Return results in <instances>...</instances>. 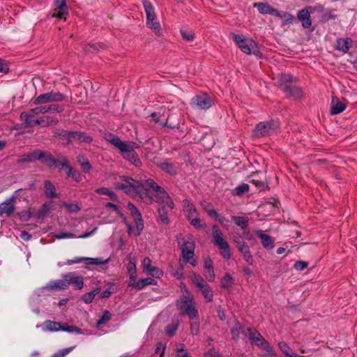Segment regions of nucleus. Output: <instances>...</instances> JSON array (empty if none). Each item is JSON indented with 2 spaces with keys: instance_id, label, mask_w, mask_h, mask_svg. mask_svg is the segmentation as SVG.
I'll return each mask as SVG.
<instances>
[{
  "instance_id": "nucleus-1",
  "label": "nucleus",
  "mask_w": 357,
  "mask_h": 357,
  "mask_svg": "<svg viewBox=\"0 0 357 357\" xmlns=\"http://www.w3.org/2000/svg\"><path fill=\"white\" fill-rule=\"evenodd\" d=\"M119 178L121 182L114 184L115 189L121 190L126 194L133 198L139 199L146 204H151L154 200L149 189L138 181L126 176H120Z\"/></svg>"
},
{
  "instance_id": "nucleus-2",
  "label": "nucleus",
  "mask_w": 357,
  "mask_h": 357,
  "mask_svg": "<svg viewBox=\"0 0 357 357\" xmlns=\"http://www.w3.org/2000/svg\"><path fill=\"white\" fill-rule=\"evenodd\" d=\"M146 184L147 186L150 187L153 191L155 192L156 202H158L160 204H162V206L158 208L159 216L160 220L164 224H167L169 222V218L167 217V212L165 209V206L169 207L170 209H172L174 206L172 199L168 195V194L164 190V188L159 186L152 179L146 180Z\"/></svg>"
},
{
  "instance_id": "nucleus-3",
  "label": "nucleus",
  "mask_w": 357,
  "mask_h": 357,
  "mask_svg": "<svg viewBox=\"0 0 357 357\" xmlns=\"http://www.w3.org/2000/svg\"><path fill=\"white\" fill-rule=\"evenodd\" d=\"M106 139L120 151L125 159L129 160L135 166H138L140 164V161L135 153V149L138 147L136 143L123 142L118 137L112 134L107 135Z\"/></svg>"
},
{
  "instance_id": "nucleus-4",
  "label": "nucleus",
  "mask_w": 357,
  "mask_h": 357,
  "mask_svg": "<svg viewBox=\"0 0 357 357\" xmlns=\"http://www.w3.org/2000/svg\"><path fill=\"white\" fill-rule=\"evenodd\" d=\"M195 305L193 295L188 289H185V293L178 300L176 305L181 315H186L190 319H194L198 316V310Z\"/></svg>"
},
{
  "instance_id": "nucleus-5",
  "label": "nucleus",
  "mask_w": 357,
  "mask_h": 357,
  "mask_svg": "<svg viewBox=\"0 0 357 357\" xmlns=\"http://www.w3.org/2000/svg\"><path fill=\"white\" fill-rule=\"evenodd\" d=\"M233 40L238 48L246 54H256L257 52V45L256 43L250 38H247L241 34H231Z\"/></svg>"
},
{
  "instance_id": "nucleus-6",
  "label": "nucleus",
  "mask_w": 357,
  "mask_h": 357,
  "mask_svg": "<svg viewBox=\"0 0 357 357\" xmlns=\"http://www.w3.org/2000/svg\"><path fill=\"white\" fill-rule=\"evenodd\" d=\"M212 229L213 244L218 248L224 258L229 259L231 257V252L228 243L225 240L222 232L217 226L214 225Z\"/></svg>"
},
{
  "instance_id": "nucleus-7",
  "label": "nucleus",
  "mask_w": 357,
  "mask_h": 357,
  "mask_svg": "<svg viewBox=\"0 0 357 357\" xmlns=\"http://www.w3.org/2000/svg\"><path fill=\"white\" fill-rule=\"evenodd\" d=\"M279 127L277 121H263L259 123L253 130V135L256 137H264L273 133Z\"/></svg>"
},
{
  "instance_id": "nucleus-8",
  "label": "nucleus",
  "mask_w": 357,
  "mask_h": 357,
  "mask_svg": "<svg viewBox=\"0 0 357 357\" xmlns=\"http://www.w3.org/2000/svg\"><path fill=\"white\" fill-rule=\"evenodd\" d=\"M194 241L192 238L189 237L187 241L183 242L181 246L182 257L183 258V261H189L192 266H195L197 261L194 259Z\"/></svg>"
},
{
  "instance_id": "nucleus-9",
  "label": "nucleus",
  "mask_w": 357,
  "mask_h": 357,
  "mask_svg": "<svg viewBox=\"0 0 357 357\" xmlns=\"http://www.w3.org/2000/svg\"><path fill=\"white\" fill-rule=\"evenodd\" d=\"M40 107L31 109L27 112H22L20 114L21 120L24 123L27 127H33L37 125V118L38 114H43V110Z\"/></svg>"
},
{
  "instance_id": "nucleus-10",
  "label": "nucleus",
  "mask_w": 357,
  "mask_h": 357,
  "mask_svg": "<svg viewBox=\"0 0 357 357\" xmlns=\"http://www.w3.org/2000/svg\"><path fill=\"white\" fill-rule=\"evenodd\" d=\"M64 99L63 95L59 92H50L40 95L33 100V103L36 105L61 102Z\"/></svg>"
},
{
  "instance_id": "nucleus-11",
  "label": "nucleus",
  "mask_w": 357,
  "mask_h": 357,
  "mask_svg": "<svg viewBox=\"0 0 357 357\" xmlns=\"http://www.w3.org/2000/svg\"><path fill=\"white\" fill-rule=\"evenodd\" d=\"M213 102L206 95H199L192 99V105L199 109H207L211 107Z\"/></svg>"
},
{
  "instance_id": "nucleus-12",
  "label": "nucleus",
  "mask_w": 357,
  "mask_h": 357,
  "mask_svg": "<svg viewBox=\"0 0 357 357\" xmlns=\"http://www.w3.org/2000/svg\"><path fill=\"white\" fill-rule=\"evenodd\" d=\"M127 207L133 217L137 229V235H139L144 228V222L142 215L137 207L131 202L128 203Z\"/></svg>"
},
{
  "instance_id": "nucleus-13",
  "label": "nucleus",
  "mask_w": 357,
  "mask_h": 357,
  "mask_svg": "<svg viewBox=\"0 0 357 357\" xmlns=\"http://www.w3.org/2000/svg\"><path fill=\"white\" fill-rule=\"evenodd\" d=\"M143 270L149 275L155 278H160L163 275L162 271L152 265L151 260L149 257H145L142 261Z\"/></svg>"
},
{
  "instance_id": "nucleus-14",
  "label": "nucleus",
  "mask_w": 357,
  "mask_h": 357,
  "mask_svg": "<svg viewBox=\"0 0 357 357\" xmlns=\"http://www.w3.org/2000/svg\"><path fill=\"white\" fill-rule=\"evenodd\" d=\"M236 248L242 255L244 260L250 265L253 264V257L247 243L242 240H234Z\"/></svg>"
},
{
  "instance_id": "nucleus-15",
  "label": "nucleus",
  "mask_w": 357,
  "mask_h": 357,
  "mask_svg": "<svg viewBox=\"0 0 357 357\" xmlns=\"http://www.w3.org/2000/svg\"><path fill=\"white\" fill-rule=\"evenodd\" d=\"M54 3L56 8L52 16L59 19H66L68 13L66 0H55Z\"/></svg>"
},
{
  "instance_id": "nucleus-16",
  "label": "nucleus",
  "mask_w": 357,
  "mask_h": 357,
  "mask_svg": "<svg viewBox=\"0 0 357 357\" xmlns=\"http://www.w3.org/2000/svg\"><path fill=\"white\" fill-rule=\"evenodd\" d=\"M296 78L289 74H280L278 75L280 87L284 93L291 89V84L295 82Z\"/></svg>"
},
{
  "instance_id": "nucleus-17",
  "label": "nucleus",
  "mask_w": 357,
  "mask_h": 357,
  "mask_svg": "<svg viewBox=\"0 0 357 357\" xmlns=\"http://www.w3.org/2000/svg\"><path fill=\"white\" fill-rule=\"evenodd\" d=\"M60 166H61L62 169L66 171V173L68 177H71L76 182H79L82 181V177L81 174L70 167L68 164V161L66 160L61 161Z\"/></svg>"
},
{
  "instance_id": "nucleus-18",
  "label": "nucleus",
  "mask_w": 357,
  "mask_h": 357,
  "mask_svg": "<svg viewBox=\"0 0 357 357\" xmlns=\"http://www.w3.org/2000/svg\"><path fill=\"white\" fill-rule=\"evenodd\" d=\"M15 197H11L0 204V217L6 215L10 216L14 211Z\"/></svg>"
},
{
  "instance_id": "nucleus-19",
  "label": "nucleus",
  "mask_w": 357,
  "mask_h": 357,
  "mask_svg": "<svg viewBox=\"0 0 357 357\" xmlns=\"http://www.w3.org/2000/svg\"><path fill=\"white\" fill-rule=\"evenodd\" d=\"M68 281V287L71 284L75 289H81L84 287L82 278L77 275L75 273H68L64 275Z\"/></svg>"
},
{
  "instance_id": "nucleus-20",
  "label": "nucleus",
  "mask_w": 357,
  "mask_h": 357,
  "mask_svg": "<svg viewBox=\"0 0 357 357\" xmlns=\"http://www.w3.org/2000/svg\"><path fill=\"white\" fill-rule=\"evenodd\" d=\"M310 7L300 10L298 13V19L301 22L302 26L305 29L310 28L312 25V21L309 9Z\"/></svg>"
},
{
  "instance_id": "nucleus-21",
  "label": "nucleus",
  "mask_w": 357,
  "mask_h": 357,
  "mask_svg": "<svg viewBox=\"0 0 357 357\" xmlns=\"http://www.w3.org/2000/svg\"><path fill=\"white\" fill-rule=\"evenodd\" d=\"M248 331L249 332L250 338L252 339V342H255V344L257 346L263 349L266 347V345L269 344L265 340V339L262 337V335L260 333H259L257 331H256L252 328H248Z\"/></svg>"
},
{
  "instance_id": "nucleus-22",
  "label": "nucleus",
  "mask_w": 357,
  "mask_h": 357,
  "mask_svg": "<svg viewBox=\"0 0 357 357\" xmlns=\"http://www.w3.org/2000/svg\"><path fill=\"white\" fill-rule=\"evenodd\" d=\"M41 153H39V150H36L33 152L26 153L19 156L17 160V163H32L38 160V158H40V155Z\"/></svg>"
},
{
  "instance_id": "nucleus-23",
  "label": "nucleus",
  "mask_w": 357,
  "mask_h": 357,
  "mask_svg": "<svg viewBox=\"0 0 357 357\" xmlns=\"http://www.w3.org/2000/svg\"><path fill=\"white\" fill-rule=\"evenodd\" d=\"M39 153L41 154L40 155V158H38V160L50 167L60 166L61 162H59L56 160H55L50 153H48L47 152L43 151L40 150H39Z\"/></svg>"
},
{
  "instance_id": "nucleus-24",
  "label": "nucleus",
  "mask_w": 357,
  "mask_h": 357,
  "mask_svg": "<svg viewBox=\"0 0 357 357\" xmlns=\"http://www.w3.org/2000/svg\"><path fill=\"white\" fill-rule=\"evenodd\" d=\"M68 287V281L66 280L64 275H63V279L56 280L54 281L50 282L47 284L43 289H55V290H61L65 289Z\"/></svg>"
},
{
  "instance_id": "nucleus-25",
  "label": "nucleus",
  "mask_w": 357,
  "mask_h": 357,
  "mask_svg": "<svg viewBox=\"0 0 357 357\" xmlns=\"http://www.w3.org/2000/svg\"><path fill=\"white\" fill-rule=\"evenodd\" d=\"M253 6L257 8L258 11L263 15L269 14L275 16L277 11V9L265 3H255Z\"/></svg>"
},
{
  "instance_id": "nucleus-26",
  "label": "nucleus",
  "mask_w": 357,
  "mask_h": 357,
  "mask_svg": "<svg viewBox=\"0 0 357 357\" xmlns=\"http://www.w3.org/2000/svg\"><path fill=\"white\" fill-rule=\"evenodd\" d=\"M353 40L350 38H339L337 40V50L347 53L352 46Z\"/></svg>"
},
{
  "instance_id": "nucleus-27",
  "label": "nucleus",
  "mask_w": 357,
  "mask_h": 357,
  "mask_svg": "<svg viewBox=\"0 0 357 357\" xmlns=\"http://www.w3.org/2000/svg\"><path fill=\"white\" fill-rule=\"evenodd\" d=\"M66 134L68 135V137L70 139H75L79 142H84L89 143L92 141L91 137L86 135L84 132H68V133L65 132Z\"/></svg>"
},
{
  "instance_id": "nucleus-28",
  "label": "nucleus",
  "mask_w": 357,
  "mask_h": 357,
  "mask_svg": "<svg viewBox=\"0 0 357 357\" xmlns=\"http://www.w3.org/2000/svg\"><path fill=\"white\" fill-rule=\"evenodd\" d=\"M331 114H337L342 112L346 109V104L341 102L337 98H333L331 102Z\"/></svg>"
},
{
  "instance_id": "nucleus-29",
  "label": "nucleus",
  "mask_w": 357,
  "mask_h": 357,
  "mask_svg": "<svg viewBox=\"0 0 357 357\" xmlns=\"http://www.w3.org/2000/svg\"><path fill=\"white\" fill-rule=\"evenodd\" d=\"M183 208L185 216L188 219L192 218L193 216L198 214L197 209L195 208L193 204L188 199L183 201Z\"/></svg>"
},
{
  "instance_id": "nucleus-30",
  "label": "nucleus",
  "mask_w": 357,
  "mask_h": 357,
  "mask_svg": "<svg viewBox=\"0 0 357 357\" xmlns=\"http://www.w3.org/2000/svg\"><path fill=\"white\" fill-rule=\"evenodd\" d=\"M256 234L261 238V243L264 248L268 249L273 248V241L270 236L264 234V231L261 230L257 231Z\"/></svg>"
},
{
  "instance_id": "nucleus-31",
  "label": "nucleus",
  "mask_w": 357,
  "mask_h": 357,
  "mask_svg": "<svg viewBox=\"0 0 357 357\" xmlns=\"http://www.w3.org/2000/svg\"><path fill=\"white\" fill-rule=\"evenodd\" d=\"M61 324L53 321H46L43 326H42V330L43 331H51L56 332L61 331Z\"/></svg>"
},
{
  "instance_id": "nucleus-32",
  "label": "nucleus",
  "mask_w": 357,
  "mask_h": 357,
  "mask_svg": "<svg viewBox=\"0 0 357 357\" xmlns=\"http://www.w3.org/2000/svg\"><path fill=\"white\" fill-rule=\"evenodd\" d=\"M146 24L156 35L160 36L161 34L160 24L157 21L155 15L153 17H150V19L146 18Z\"/></svg>"
},
{
  "instance_id": "nucleus-33",
  "label": "nucleus",
  "mask_w": 357,
  "mask_h": 357,
  "mask_svg": "<svg viewBox=\"0 0 357 357\" xmlns=\"http://www.w3.org/2000/svg\"><path fill=\"white\" fill-rule=\"evenodd\" d=\"M275 16L280 17L282 20V24L285 25L291 24L294 19V16L291 13L278 10H277Z\"/></svg>"
},
{
  "instance_id": "nucleus-34",
  "label": "nucleus",
  "mask_w": 357,
  "mask_h": 357,
  "mask_svg": "<svg viewBox=\"0 0 357 357\" xmlns=\"http://www.w3.org/2000/svg\"><path fill=\"white\" fill-rule=\"evenodd\" d=\"M44 192L45 196L49 198H54L56 197V188L50 181L47 180L45 181Z\"/></svg>"
},
{
  "instance_id": "nucleus-35",
  "label": "nucleus",
  "mask_w": 357,
  "mask_h": 357,
  "mask_svg": "<svg viewBox=\"0 0 357 357\" xmlns=\"http://www.w3.org/2000/svg\"><path fill=\"white\" fill-rule=\"evenodd\" d=\"M206 302H211L213 298V294L211 288L208 284H206L203 287L199 288Z\"/></svg>"
},
{
  "instance_id": "nucleus-36",
  "label": "nucleus",
  "mask_w": 357,
  "mask_h": 357,
  "mask_svg": "<svg viewBox=\"0 0 357 357\" xmlns=\"http://www.w3.org/2000/svg\"><path fill=\"white\" fill-rule=\"evenodd\" d=\"M155 285L157 284L156 280L151 278L140 279L136 283V289H142L146 285Z\"/></svg>"
},
{
  "instance_id": "nucleus-37",
  "label": "nucleus",
  "mask_w": 357,
  "mask_h": 357,
  "mask_svg": "<svg viewBox=\"0 0 357 357\" xmlns=\"http://www.w3.org/2000/svg\"><path fill=\"white\" fill-rule=\"evenodd\" d=\"M160 168L163 171H165L172 175H174L177 173L178 167V165L170 163V162H163L160 165Z\"/></svg>"
},
{
  "instance_id": "nucleus-38",
  "label": "nucleus",
  "mask_w": 357,
  "mask_h": 357,
  "mask_svg": "<svg viewBox=\"0 0 357 357\" xmlns=\"http://www.w3.org/2000/svg\"><path fill=\"white\" fill-rule=\"evenodd\" d=\"M77 161L84 172H89L91 170V165L84 155L78 156Z\"/></svg>"
},
{
  "instance_id": "nucleus-39",
  "label": "nucleus",
  "mask_w": 357,
  "mask_h": 357,
  "mask_svg": "<svg viewBox=\"0 0 357 357\" xmlns=\"http://www.w3.org/2000/svg\"><path fill=\"white\" fill-rule=\"evenodd\" d=\"M143 6L146 12V18L153 17L155 15V9L153 5L147 0L142 1Z\"/></svg>"
},
{
  "instance_id": "nucleus-40",
  "label": "nucleus",
  "mask_w": 357,
  "mask_h": 357,
  "mask_svg": "<svg viewBox=\"0 0 357 357\" xmlns=\"http://www.w3.org/2000/svg\"><path fill=\"white\" fill-rule=\"evenodd\" d=\"M232 220L234 223L241 227L242 229H245L247 228V224L248 222V218L245 216H233Z\"/></svg>"
},
{
  "instance_id": "nucleus-41",
  "label": "nucleus",
  "mask_w": 357,
  "mask_h": 357,
  "mask_svg": "<svg viewBox=\"0 0 357 357\" xmlns=\"http://www.w3.org/2000/svg\"><path fill=\"white\" fill-rule=\"evenodd\" d=\"M190 280L199 289L203 287V286L206 284L204 282L203 278L195 273H192L190 275Z\"/></svg>"
},
{
  "instance_id": "nucleus-42",
  "label": "nucleus",
  "mask_w": 357,
  "mask_h": 357,
  "mask_svg": "<svg viewBox=\"0 0 357 357\" xmlns=\"http://www.w3.org/2000/svg\"><path fill=\"white\" fill-rule=\"evenodd\" d=\"M234 280L229 273H227L221 280V286L225 289H229L234 284Z\"/></svg>"
},
{
  "instance_id": "nucleus-43",
  "label": "nucleus",
  "mask_w": 357,
  "mask_h": 357,
  "mask_svg": "<svg viewBox=\"0 0 357 357\" xmlns=\"http://www.w3.org/2000/svg\"><path fill=\"white\" fill-rule=\"evenodd\" d=\"M40 109H44L43 110V114L56 112L58 113L61 112L63 110V107L58 105H51L49 106H40Z\"/></svg>"
},
{
  "instance_id": "nucleus-44",
  "label": "nucleus",
  "mask_w": 357,
  "mask_h": 357,
  "mask_svg": "<svg viewBox=\"0 0 357 357\" xmlns=\"http://www.w3.org/2000/svg\"><path fill=\"white\" fill-rule=\"evenodd\" d=\"M285 93L296 99L301 98L303 96L301 89L298 87L293 86H291V89L289 91H286Z\"/></svg>"
},
{
  "instance_id": "nucleus-45",
  "label": "nucleus",
  "mask_w": 357,
  "mask_h": 357,
  "mask_svg": "<svg viewBox=\"0 0 357 357\" xmlns=\"http://www.w3.org/2000/svg\"><path fill=\"white\" fill-rule=\"evenodd\" d=\"M100 292V289H96L90 292H88L86 294H85L83 296H82V300L85 303H91L95 296L96 294H98V293Z\"/></svg>"
},
{
  "instance_id": "nucleus-46",
  "label": "nucleus",
  "mask_w": 357,
  "mask_h": 357,
  "mask_svg": "<svg viewBox=\"0 0 357 357\" xmlns=\"http://www.w3.org/2000/svg\"><path fill=\"white\" fill-rule=\"evenodd\" d=\"M190 333L192 335H196L199 333V321L198 316L194 319H190Z\"/></svg>"
},
{
  "instance_id": "nucleus-47",
  "label": "nucleus",
  "mask_w": 357,
  "mask_h": 357,
  "mask_svg": "<svg viewBox=\"0 0 357 357\" xmlns=\"http://www.w3.org/2000/svg\"><path fill=\"white\" fill-rule=\"evenodd\" d=\"M278 347H279L280 349L281 350V351L284 354L285 357H290L291 356H292L294 354L291 349L289 347V345L286 342H280L278 344Z\"/></svg>"
},
{
  "instance_id": "nucleus-48",
  "label": "nucleus",
  "mask_w": 357,
  "mask_h": 357,
  "mask_svg": "<svg viewBox=\"0 0 357 357\" xmlns=\"http://www.w3.org/2000/svg\"><path fill=\"white\" fill-rule=\"evenodd\" d=\"M181 36L186 41H192L195 38V32L192 29H182L181 31Z\"/></svg>"
},
{
  "instance_id": "nucleus-49",
  "label": "nucleus",
  "mask_w": 357,
  "mask_h": 357,
  "mask_svg": "<svg viewBox=\"0 0 357 357\" xmlns=\"http://www.w3.org/2000/svg\"><path fill=\"white\" fill-rule=\"evenodd\" d=\"M61 331H66L68 333H76L77 334L83 333L82 329L77 328V326H70V325H67V324H66L64 326L61 325Z\"/></svg>"
},
{
  "instance_id": "nucleus-50",
  "label": "nucleus",
  "mask_w": 357,
  "mask_h": 357,
  "mask_svg": "<svg viewBox=\"0 0 357 357\" xmlns=\"http://www.w3.org/2000/svg\"><path fill=\"white\" fill-rule=\"evenodd\" d=\"M96 192L98 194H102L108 195L111 199L116 200L117 198L116 195L107 188H100L96 190Z\"/></svg>"
},
{
  "instance_id": "nucleus-51",
  "label": "nucleus",
  "mask_w": 357,
  "mask_h": 357,
  "mask_svg": "<svg viewBox=\"0 0 357 357\" xmlns=\"http://www.w3.org/2000/svg\"><path fill=\"white\" fill-rule=\"evenodd\" d=\"M249 190V185L245 183H242L237 187H236L234 191L236 195L241 196L243 195L245 192H248Z\"/></svg>"
},
{
  "instance_id": "nucleus-52",
  "label": "nucleus",
  "mask_w": 357,
  "mask_h": 357,
  "mask_svg": "<svg viewBox=\"0 0 357 357\" xmlns=\"http://www.w3.org/2000/svg\"><path fill=\"white\" fill-rule=\"evenodd\" d=\"M188 220L190 222V224L196 229H200L203 227L198 214Z\"/></svg>"
},
{
  "instance_id": "nucleus-53",
  "label": "nucleus",
  "mask_w": 357,
  "mask_h": 357,
  "mask_svg": "<svg viewBox=\"0 0 357 357\" xmlns=\"http://www.w3.org/2000/svg\"><path fill=\"white\" fill-rule=\"evenodd\" d=\"M176 352L178 357H190L188 351L185 349L183 344H178L176 346Z\"/></svg>"
},
{
  "instance_id": "nucleus-54",
  "label": "nucleus",
  "mask_w": 357,
  "mask_h": 357,
  "mask_svg": "<svg viewBox=\"0 0 357 357\" xmlns=\"http://www.w3.org/2000/svg\"><path fill=\"white\" fill-rule=\"evenodd\" d=\"M178 324L174 323L171 325H168L165 328V331L169 336H173L178 329Z\"/></svg>"
},
{
  "instance_id": "nucleus-55",
  "label": "nucleus",
  "mask_w": 357,
  "mask_h": 357,
  "mask_svg": "<svg viewBox=\"0 0 357 357\" xmlns=\"http://www.w3.org/2000/svg\"><path fill=\"white\" fill-rule=\"evenodd\" d=\"M63 206L66 207V208L71 213H77L79 211V207L77 206V204L74 203H63Z\"/></svg>"
},
{
  "instance_id": "nucleus-56",
  "label": "nucleus",
  "mask_w": 357,
  "mask_h": 357,
  "mask_svg": "<svg viewBox=\"0 0 357 357\" xmlns=\"http://www.w3.org/2000/svg\"><path fill=\"white\" fill-rule=\"evenodd\" d=\"M111 319V314L106 311L103 313L101 318L97 321V325L100 326L102 324H105L107 321H108Z\"/></svg>"
},
{
  "instance_id": "nucleus-57",
  "label": "nucleus",
  "mask_w": 357,
  "mask_h": 357,
  "mask_svg": "<svg viewBox=\"0 0 357 357\" xmlns=\"http://www.w3.org/2000/svg\"><path fill=\"white\" fill-rule=\"evenodd\" d=\"M262 349L266 351V354L263 355L264 357H276L275 353L269 344L266 345Z\"/></svg>"
},
{
  "instance_id": "nucleus-58",
  "label": "nucleus",
  "mask_w": 357,
  "mask_h": 357,
  "mask_svg": "<svg viewBox=\"0 0 357 357\" xmlns=\"http://www.w3.org/2000/svg\"><path fill=\"white\" fill-rule=\"evenodd\" d=\"M129 273V278H130V280H129V286L136 289V283H137V272H132V273Z\"/></svg>"
},
{
  "instance_id": "nucleus-59",
  "label": "nucleus",
  "mask_w": 357,
  "mask_h": 357,
  "mask_svg": "<svg viewBox=\"0 0 357 357\" xmlns=\"http://www.w3.org/2000/svg\"><path fill=\"white\" fill-rule=\"evenodd\" d=\"M165 345L160 342L157 344V347L155 350V354H159V357H164L165 355Z\"/></svg>"
},
{
  "instance_id": "nucleus-60",
  "label": "nucleus",
  "mask_w": 357,
  "mask_h": 357,
  "mask_svg": "<svg viewBox=\"0 0 357 357\" xmlns=\"http://www.w3.org/2000/svg\"><path fill=\"white\" fill-rule=\"evenodd\" d=\"M241 328V325L239 323H236L234 326H232L231 329V334L233 335L234 339H236L238 337L239 329Z\"/></svg>"
},
{
  "instance_id": "nucleus-61",
  "label": "nucleus",
  "mask_w": 357,
  "mask_h": 357,
  "mask_svg": "<svg viewBox=\"0 0 357 357\" xmlns=\"http://www.w3.org/2000/svg\"><path fill=\"white\" fill-rule=\"evenodd\" d=\"M204 275H205L206 278L208 281H210V282L213 281V280L215 278V273H214L213 268L205 269Z\"/></svg>"
},
{
  "instance_id": "nucleus-62",
  "label": "nucleus",
  "mask_w": 357,
  "mask_h": 357,
  "mask_svg": "<svg viewBox=\"0 0 357 357\" xmlns=\"http://www.w3.org/2000/svg\"><path fill=\"white\" fill-rule=\"evenodd\" d=\"M55 237L57 239H63V238H75L76 236L72 233L65 232V233H61V234H56V235H55Z\"/></svg>"
},
{
  "instance_id": "nucleus-63",
  "label": "nucleus",
  "mask_w": 357,
  "mask_h": 357,
  "mask_svg": "<svg viewBox=\"0 0 357 357\" xmlns=\"http://www.w3.org/2000/svg\"><path fill=\"white\" fill-rule=\"evenodd\" d=\"M86 261H87L88 264H96L99 265L103 264V261L100 258H90L86 257Z\"/></svg>"
},
{
  "instance_id": "nucleus-64",
  "label": "nucleus",
  "mask_w": 357,
  "mask_h": 357,
  "mask_svg": "<svg viewBox=\"0 0 357 357\" xmlns=\"http://www.w3.org/2000/svg\"><path fill=\"white\" fill-rule=\"evenodd\" d=\"M307 266V264L305 261H298L294 264V268L297 271H303Z\"/></svg>"
}]
</instances>
